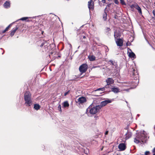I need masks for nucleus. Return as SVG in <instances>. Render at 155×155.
Listing matches in <instances>:
<instances>
[{"label":"nucleus","mask_w":155,"mask_h":155,"mask_svg":"<svg viewBox=\"0 0 155 155\" xmlns=\"http://www.w3.org/2000/svg\"><path fill=\"white\" fill-rule=\"evenodd\" d=\"M131 72L132 74L133 78H134V79L135 80V81L131 82H126L123 85L124 87L130 86L132 85L133 86L134 84V86H136L139 81L138 74L136 70L134 68H132L131 69Z\"/></svg>","instance_id":"obj_1"},{"label":"nucleus","mask_w":155,"mask_h":155,"mask_svg":"<svg viewBox=\"0 0 155 155\" xmlns=\"http://www.w3.org/2000/svg\"><path fill=\"white\" fill-rule=\"evenodd\" d=\"M135 137L134 139V142L137 144L138 143L141 142L145 143V134L144 131H141L140 133H137L135 135Z\"/></svg>","instance_id":"obj_2"},{"label":"nucleus","mask_w":155,"mask_h":155,"mask_svg":"<svg viewBox=\"0 0 155 155\" xmlns=\"http://www.w3.org/2000/svg\"><path fill=\"white\" fill-rule=\"evenodd\" d=\"M31 95L29 91H26L24 94V99L25 105L28 107H30L33 104Z\"/></svg>","instance_id":"obj_3"},{"label":"nucleus","mask_w":155,"mask_h":155,"mask_svg":"<svg viewBox=\"0 0 155 155\" xmlns=\"http://www.w3.org/2000/svg\"><path fill=\"white\" fill-rule=\"evenodd\" d=\"M101 108V106L100 105L96 106L93 107H89L87 109L86 113L88 114L90 113L91 114H94L99 111Z\"/></svg>","instance_id":"obj_4"},{"label":"nucleus","mask_w":155,"mask_h":155,"mask_svg":"<svg viewBox=\"0 0 155 155\" xmlns=\"http://www.w3.org/2000/svg\"><path fill=\"white\" fill-rule=\"evenodd\" d=\"M49 40L45 41L41 44L40 45V47H41L44 46V51H48V50L50 49V47L49 46L50 44H49Z\"/></svg>","instance_id":"obj_5"},{"label":"nucleus","mask_w":155,"mask_h":155,"mask_svg":"<svg viewBox=\"0 0 155 155\" xmlns=\"http://www.w3.org/2000/svg\"><path fill=\"white\" fill-rule=\"evenodd\" d=\"M88 68V65L86 64L81 65L79 68V70L82 73L85 72Z\"/></svg>","instance_id":"obj_6"},{"label":"nucleus","mask_w":155,"mask_h":155,"mask_svg":"<svg viewBox=\"0 0 155 155\" xmlns=\"http://www.w3.org/2000/svg\"><path fill=\"white\" fill-rule=\"evenodd\" d=\"M94 2L92 0H91L88 2V6L90 12L91 10L93 11L94 9Z\"/></svg>","instance_id":"obj_7"},{"label":"nucleus","mask_w":155,"mask_h":155,"mask_svg":"<svg viewBox=\"0 0 155 155\" xmlns=\"http://www.w3.org/2000/svg\"><path fill=\"white\" fill-rule=\"evenodd\" d=\"M128 54L129 56L131 58H133V59H134L136 58V56L135 54L131 50L129 49L128 50Z\"/></svg>","instance_id":"obj_8"},{"label":"nucleus","mask_w":155,"mask_h":155,"mask_svg":"<svg viewBox=\"0 0 155 155\" xmlns=\"http://www.w3.org/2000/svg\"><path fill=\"white\" fill-rule=\"evenodd\" d=\"M116 44L118 46L121 47L123 45V40L121 38H118L115 39Z\"/></svg>","instance_id":"obj_9"},{"label":"nucleus","mask_w":155,"mask_h":155,"mask_svg":"<svg viewBox=\"0 0 155 155\" xmlns=\"http://www.w3.org/2000/svg\"><path fill=\"white\" fill-rule=\"evenodd\" d=\"M107 85L105 86V87L107 88L109 87V85L114 83V80L111 78H108L106 80Z\"/></svg>","instance_id":"obj_10"},{"label":"nucleus","mask_w":155,"mask_h":155,"mask_svg":"<svg viewBox=\"0 0 155 155\" xmlns=\"http://www.w3.org/2000/svg\"><path fill=\"white\" fill-rule=\"evenodd\" d=\"M86 99L85 97H79L78 100V102L79 104H82L86 101Z\"/></svg>","instance_id":"obj_11"},{"label":"nucleus","mask_w":155,"mask_h":155,"mask_svg":"<svg viewBox=\"0 0 155 155\" xmlns=\"http://www.w3.org/2000/svg\"><path fill=\"white\" fill-rule=\"evenodd\" d=\"M111 102V101L109 100H106L104 101H102L101 102L100 106H104L108 104H109Z\"/></svg>","instance_id":"obj_12"},{"label":"nucleus","mask_w":155,"mask_h":155,"mask_svg":"<svg viewBox=\"0 0 155 155\" xmlns=\"http://www.w3.org/2000/svg\"><path fill=\"white\" fill-rule=\"evenodd\" d=\"M126 147L125 144L123 143H121L119 144L118 148L121 151H123L126 149Z\"/></svg>","instance_id":"obj_13"},{"label":"nucleus","mask_w":155,"mask_h":155,"mask_svg":"<svg viewBox=\"0 0 155 155\" xmlns=\"http://www.w3.org/2000/svg\"><path fill=\"white\" fill-rule=\"evenodd\" d=\"M134 7L136 9L138 12L140 14H142L141 10L140 7L137 4H135L134 5Z\"/></svg>","instance_id":"obj_14"},{"label":"nucleus","mask_w":155,"mask_h":155,"mask_svg":"<svg viewBox=\"0 0 155 155\" xmlns=\"http://www.w3.org/2000/svg\"><path fill=\"white\" fill-rule=\"evenodd\" d=\"M18 27L16 26L15 28H14L11 31V32L10 33V36H12L15 34V33L16 31L18 30Z\"/></svg>","instance_id":"obj_15"},{"label":"nucleus","mask_w":155,"mask_h":155,"mask_svg":"<svg viewBox=\"0 0 155 155\" xmlns=\"http://www.w3.org/2000/svg\"><path fill=\"white\" fill-rule=\"evenodd\" d=\"M110 62H111V66L112 67V69L115 70L117 68V65L115 63H113V61L111 60H110Z\"/></svg>","instance_id":"obj_16"},{"label":"nucleus","mask_w":155,"mask_h":155,"mask_svg":"<svg viewBox=\"0 0 155 155\" xmlns=\"http://www.w3.org/2000/svg\"><path fill=\"white\" fill-rule=\"evenodd\" d=\"M112 91L115 93H117L120 92L119 89L117 87H112L111 88Z\"/></svg>","instance_id":"obj_17"},{"label":"nucleus","mask_w":155,"mask_h":155,"mask_svg":"<svg viewBox=\"0 0 155 155\" xmlns=\"http://www.w3.org/2000/svg\"><path fill=\"white\" fill-rule=\"evenodd\" d=\"M88 58L91 61H93L95 60V57L94 55H89Z\"/></svg>","instance_id":"obj_18"},{"label":"nucleus","mask_w":155,"mask_h":155,"mask_svg":"<svg viewBox=\"0 0 155 155\" xmlns=\"http://www.w3.org/2000/svg\"><path fill=\"white\" fill-rule=\"evenodd\" d=\"M4 7L5 8H8L10 6V4L9 2H6L4 4Z\"/></svg>","instance_id":"obj_19"},{"label":"nucleus","mask_w":155,"mask_h":155,"mask_svg":"<svg viewBox=\"0 0 155 155\" xmlns=\"http://www.w3.org/2000/svg\"><path fill=\"white\" fill-rule=\"evenodd\" d=\"M40 107V106L39 104H35L34 105V108L35 110H39Z\"/></svg>","instance_id":"obj_20"},{"label":"nucleus","mask_w":155,"mask_h":155,"mask_svg":"<svg viewBox=\"0 0 155 155\" xmlns=\"http://www.w3.org/2000/svg\"><path fill=\"white\" fill-rule=\"evenodd\" d=\"M120 33L116 31L114 32V37L115 39H116L117 37H120Z\"/></svg>","instance_id":"obj_21"},{"label":"nucleus","mask_w":155,"mask_h":155,"mask_svg":"<svg viewBox=\"0 0 155 155\" xmlns=\"http://www.w3.org/2000/svg\"><path fill=\"white\" fill-rule=\"evenodd\" d=\"M63 106L64 107H68L69 106V104L67 101H65L63 103Z\"/></svg>","instance_id":"obj_22"},{"label":"nucleus","mask_w":155,"mask_h":155,"mask_svg":"<svg viewBox=\"0 0 155 155\" xmlns=\"http://www.w3.org/2000/svg\"><path fill=\"white\" fill-rule=\"evenodd\" d=\"M105 87H103V88H98L96 90H95V91H104L105 90Z\"/></svg>","instance_id":"obj_23"},{"label":"nucleus","mask_w":155,"mask_h":155,"mask_svg":"<svg viewBox=\"0 0 155 155\" xmlns=\"http://www.w3.org/2000/svg\"><path fill=\"white\" fill-rule=\"evenodd\" d=\"M52 18H53V19H52L51 20V21L53 22H54V21L53 20V19H57L58 18L59 19V20H60V19L57 16L55 15H52Z\"/></svg>","instance_id":"obj_24"},{"label":"nucleus","mask_w":155,"mask_h":155,"mask_svg":"<svg viewBox=\"0 0 155 155\" xmlns=\"http://www.w3.org/2000/svg\"><path fill=\"white\" fill-rule=\"evenodd\" d=\"M31 17H24L20 19V20H22V21H24L26 20L27 19H28L29 18H31Z\"/></svg>","instance_id":"obj_25"},{"label":"nucleus","mask_w":155,"mask_h":155,"mask_svg":"<svg viewBox=\"0 0 155 155\" xmlns=\"http://www.w3.org/2000/svg\"><path fill=\"white\" fill-rule=\"evenodd\" d=\"M107 15L106 13H105L103 15V18L104 20L105 21L107 19Z\"/></svg>","instance_id":"obj_26"},{"label":"nucleus","mask_w":155,"mask_h":155,"mask_svg":"<svg viewBox=\"0 0 155 155\" xmlns=\"http://www.w3.org/2000/svg\"><path fill=\"white\" fill-rule=\"evenodd\" d=\"M120 3L123 5H125V3L124 0H120Z\"/></svg>","instance_id":"obj_27"},{"label":"nucleus","mask_w":155,"mask_h":155,"mask_svg":"<svg viewBox=\"0 0 155 155\" xmlns=\"http://www.w3.org/2000/svg\"><path fill=\"white\" fill-rule=\"evenodd\" d=\"M58 109L59 110V111H61V105L60 104H59L58 107Z\"/></svg>","instance_id":"obj_28"},{"label":"nucleus","mask_w":155,"mask_h":155,"mask_svg":"<svg viewBox=\"0 0 155 155\" xmlns=\"http://www.w3.org/2000/svg\"><path fill=\"white\" fill-rule=\"evenodd\" d=\"M118 0H114L115 3L116 4H119V2L118 1Z\"/></svg>","instance_id":"obj_29"},{"label":"nucleus","mask_w":155,"mask_h":155,"mask_svg":"<svg viewBox=\"0 0 155 155\" xmlns=\"http://www.w3.org/2000/svg\"><path fill=\"white\" fill-rule=\"evenodd\" d=\"M70 91H68L66 92L64 94V96H66L69 93Z\"/></svg>","instance_id":"obj_30"},{"label":"nucleus","mask_w":155,"mask_h":155,"mask_svg":"<svg viewBox=\"0 0 155 155\" xmlns=\"http://www.w3.org/2000/svg\"><path fill=\"white\" fill-rule=\"evenodd\" d=\"M130 44H131V43L129 41H128L126 43V45H127V46L130 45Z\"/></svg>","instance_id":"obj_31"},{"label":"nucleus","mask_w":155,"mask_h":155,"mask_svg":"<svg viewBox=\"0 0 155 155\" xmlns=\"http://www.w3.org/2000/svg\"><path fill=\"white\" fill-rule=\"evenodd\" d=\"M146 140L147 139L149 138V136L147 135V134L146 133Z\"/></svg>","instance_id":"obj_32"},{"label":"nucleus","mask_w":155,"mask_h":155,"mask_svg":"<svg viewBox=\"0 0 155 155\" xmlns=\"http://www.w3.org/2000/svg\"><path fill=\"white\" fill-rule=\"evenodd\" d=\"M153 15L155 17V9H154L153 11Z\"/></svg>","instance_id":"obj_33"},{"label":"nucleus","mask_w":155,"mask_h":155,"mask_svg":"<svg viewBox=\"0 0 155 155\" xmlns=\"http://www.w3.org/2000/svg\"><path fill=\"white\" fill-rule=\"evenodd\" d=\"M152 152L153 153H155V147L153 149Z\"/></svg>","instance_id":"obj_34"},{"label":"nucleus","mask_w":155,"mask_h":155,"mask_svg":"<svg viewBox=\"0 0 155 155\" xmlns=\"http://www.w3.org/2000/svg\"><path fill=\"white\" fill-rule=\"evenodd\" d=\"M108 131H106L105 132V135H107L108 134Z\"/></svg>","instance_id":"obj_35"},{"label":"nucleus","mask_w":155,"mask_h":155,"mask_svg":"<svg viewBox=\"0 0 155 155\" xmlns=\"http://www.w3.org/2000/svg\"><path fill=\"white\" fill-rule=\"evenodd\" d=\"M82 37H83V38L84 39V38H86V36L85 35H82Z\"/></svg>","instance_id":"obj_36"},{"label":"nucleus","mask_w":155,"mask_h":155,"mask_svg":"<svg viewBox=\"0 0 155 155\" xmlns=\"http://www.w3.org/2000/svg\"><path fill=\"white\" fill-rule=\"evenodd\" d=\"M128 89H123V91H128Z\"/></svg>","instance_id":"obj_37"},{"label":"nucleus","mask_w":155,"mask_h":155,"mask_svg":"<svg viewBox=\"0 0 155 155\" xmlns=\"http://www.w3.org/2000/svg\"><path fill=\"white\" fill-rule=\"evenodd\" d=\"M8 29H9V28H8L7 27L5 28V30L6 31H7L8 30Z\"/></svg>","instance_id":"obj_38"},{"label":"nucleus","mask_w":155,"mask_h":155,"mask_svg":"<svg viewBox=\"0 0 155 155\" xmlns=\"http://www.w3.org/2000/svg\"><path fill=\"white\" fill-rule=\"evenodd\" d=\"M102 1L103 3H105V0H102Z\"/></svg>","instance_id":"obj_39"},{"label":"nucleus","mask_w":155,"mask_h":155,"mask_svg":"<svg viewBox=\"0 0 155 155\" xmlns=\"http://www.w3.org/2000/svg\"><path fill=\"white\" fill-rule=\"evenodd\" d=\"M11 24L9 25L8 27H7L8 28L11 26Z\"/></svg>","instance_id":"obj_40"},{"label":"nucleus","mask_w":155,"mask_h":155,"mask_svg":"<svg viewBox=\"0 0 155 155\" xmlns=\"http://www.w3.org/2000/svg\"><path fill=\"white\" fill-rule=\"evenodd\" d=\"M149 153V151H146V155H147L148 153Z\"/></svg>","instance_id":"obj_41"},{"label":"nucleus","mask_w":155,"mask_h":155,"mask_svg":"<svg viewBox=\"0 0 155 155\" xmlns=\"http://www.w3.org/2000/svg\"><path fill=\"white\" fill-rule=\"evenodd\" d=\"M6 31L5 30V29L3 31H2V33H5V32Z\"/></svg>","instance_id":"obj_42"},{"label":"nucleus","mask_w":155,"mask_h":155,"mask_svg":"<svg viewBox=\"0 0 155 155\" xmlns=\"http://www.w3.org/2000/svg\"><path fill=\"white\" fill-rule=\"evenodd\" d=\"M139 155H145V152L143 154H140Z\"/></svg>","instance_id":"obj_43"},{"label":"nucleus","mask_w":155,"mask_h":155,"mask_svg":"<svg viewBox=\"0 0 155 155\" xmlns=\"http://www.w3.org/2000/svg\"><path fill=\"white\" fill-rule=\"evenodd\" d=\"M99 67V66H96L94 68H97V67Z\"/></svg>","instance_id":"obj_44"},{"label":"nucleus","mask_w":155,"mask_h":155,"mask_svg":"<svg viewBox=\"0 0 155 155\" xmlns=\"http://www.w3.org/2000/svg\"><path fill=\"white\" fill-rule=\"evenodd\" d=\"M107 29H109V30H110V29L109 28H107Z\"/></svg>","instance_id":"obj_45"},{"label":"nucleus","mask_w":155,"mask_h":155,"mask_svg":"<svg viewBox=\"0 0 155 155\" xmlns=\"http://www.w3.org/2000/svg\"><path fill=\"white\" fill-rule=\"evenodd\" d=\"M137 116L138 117H139V114H138L137 115Z\"/></svg>","instance_id":"obj_46"},{"label":"nucleus","mask_w":155,"mask_h":155,"mask_svg":"<svg viewBox=\"0 0 155 155\" xmlns=\"http://www.w3.org/2000/svg\"><path fill=\"white\" fill-rule=\"evenodd\" d=\"M70 47H71V44H70Z\"/></svg>","instance_id":"obj_47"},{"label":"nucleus","mask_w":155,"mask_h":155,"mask_svg":"<svg viewBox=\"0 0 155 155\" xmlns=\"http://www.w3.org/2000/svg\"><path fill=\"white\" fill-rule=\"evenodd\" d=\"M144 38H145V35L144 34Z\"/></svg>","instance_id":"obj_48"},{"label":"nucleus","mask_w":155,"mask_h":155,"mask_svg":"<svg viewBox=\"0 0 155 155\" xmlns=\"http://www.w3.org/2000/svg\"><path fill=\"white\" fill-rule=\"evenodd\" d=\"M155 155V153H154L153 155Z\"/></svg>","instance_id":"obj_49"},{"label":"nucleus","mask_w":155,"mask_h":155,"mask_svg":"<svg viewBox=\"0 0 155 155\" xmlns=\"http://www.w3.org/2000/svg\"><path fill=\"white\" fill-rule=\"evenodd\" d=\"M103 149V148H101V150H102Z\"/></svg>","instance_id":"obj_50"},{"label":"nucleus","mask_w":155,"mask_h":155,"mask_svg":"<svg viewBox=\"0 0 155 155\" xmlns=\"http://www.w3.org/2000/svg\"><path fill=\"white\" fill-rule=\"evenodd\" d=\"M108 1H109L110 0H108Z\"/></svg>","instance_id":"obj_51"},{"label":"nucleus","mask_w":155,"mask_h":155,"mask_svg":"<svg viewBox=\"0 0 155 155\" xmlns=\"http://www.w3.org/2000/svg\"><path fill=\"white\" fill-rule=\"evenodd\" d=\"M155 4V3H154Z\"/></svg>","instance_id":"obj_52"}]
</instances>
